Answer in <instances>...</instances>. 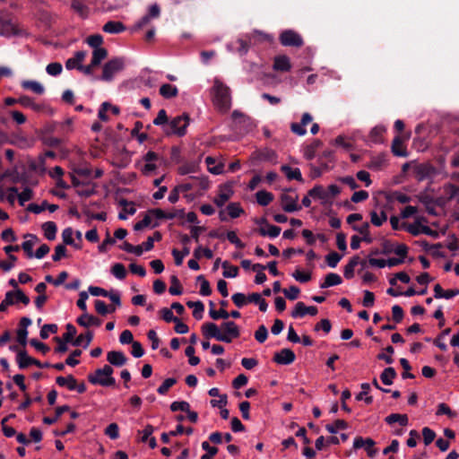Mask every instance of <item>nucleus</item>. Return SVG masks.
<instances>
[{
    "instance_id": "37998d69",
    "label": "nucleus",
    "mask_w": 459,
    "mask_h": 459,
    "mask_svg": "<svg viewBox=\"0 0 459 459\" xmlns=\"http://www.w3.org/2000/svg\"><path fill=\"white\" fill-rule=\"evenodd\" d=\"M149 213H151L152 216H154L158 220H172L178 216V213L176 212H165L161 209H151L149 210Z\"/></svg>"
},
{
    "instance_id": "6e6552de",
    "label": "nucleus",
    "mask_w": 459,
    "mask_h": 459,
    "mask_svg": "<svg viewBox=\"0 0 459 459\" xmlns=\"http://www.w3.org/2000/svg\"><path fill=\"white\" fill-rule=\"evenodd\" d=\"M279 40H280V43L285 47L299 48V47L303 46V44H304V41H303V39L301 38V36L298 32H296L292 30H283L280 34Z\"/></svg>"
},
{
    "instance_id": "dca6fc26",
    "label": "nucleus",
    "mask_w": 459,
    "mask_h": 459,
    "mask_svg": "<svg viewBox=\"0 0 459 459\" xmlns=\"http://www.w3.org/2000/svg\"><path fill=\"white\" fill-rule=\"evenodd\" d=\"M76 323L82 327L88 328L90 326H100L102 324V320L93 315H90L84 312L76 319Z\"/></svg>"
},
{
    "instance_id": "a878e982",
    "label": "nucleus",
    "mask_w": 459,
    "mask_h": 459,
    "mask_svg": "<svg viewBox=\"0 0 459 459\" xmlns=\"http://www.w3.org/2000/svg\"><path fill=\"white\" fill-rule=\"evenodd\" d=\"M352 230L362 235L361 239L364 242H366L368 244L372 243L373 238L369 232V223L368 222H364L361 226L352 225Z\"/></svg>"
},
{
    "instance_id": "412c9836",
    "label": "nucleus",
    "mask_w": 459,
    "mask_h": 459,
    "mask_svg": "<svg viewBox=\"0 0 459 459\" xmlns=\"http://www.w3.org/2000/svg\"><path fill=\"white\" fill-rule=\"evenodd\" d=\"M308 195L312 198H317L322 200L323 204H325L329 201V194L325 190L323 186L316 185L312 189L308 191Z\"/></svg>"
},
{
    "instance_id": "f704fd0d",
    "label": "nucleus",
    "mask_w": 459,
    "mask_h": 459,
    "mask_svg": "<svg viewBox=\"0 0 459 459\" xmlns=\"http://www.w3.org/2000/svg\"><path fill=\"white\" fill-rule=\"evenodd\" d=\"M24 238H30L31 239L30 240H26L24 241L22 244V248L24 250V252L27 254L28 257L29 258H31L33 256V251H32V248H33V246H34V243L35 241H38L39 238L36 235L34 234H26L24 236Z\"/></svg>"
},
{
    "instance_id": "20e7f679",
    "label": "nucleus",
    "mask_w": 459,
    "mask_h": 459,
    "mask_svg": "<svg viewBox=\"0 0 459 459\" xmlns=\"http://www.w3.org/2000/svg\"><path fill=\"white\" fill-rule=\"evenodd\" d=\"M125 67V58L124 57H114L108 60L104 65L102 69L101 80L106 82H110L114 75L122 71Z\"/></svg>"
},
{
    "instance_id": "a211bd4d",
    "label": "nucleus",
    "mask_w": 459,
    "mask_h": 459,
    "mask_svg": "<svg viewBox=\"0 0 459 459\" xmlns=\"http://www.w3.org/2000/svg\"><path fill=\"white\" fill-rule=\"evenodd\" d=\"M16 360L19 366V368L24 369L31 365H38V359L31 358L28 355L25 350H22L18 351L16 356Z\"/></svg>"
},
{
    "instance_id": "aec40b11",
    "label": "nucleus",
    "mask_w": 459,
    "mask_h": 459,
    "mask_svg": "<svg viewBox=\"0 0 459 459\" xmlns=\"http://www.w3.org/2000/svg\"><path fill=\"white\" fill-rule=\"evenodd\" d=\"M391 151L394 156L397 157H407L408 152L406 147L403 145L400 136H395L393 140Z\"/></svg>"
},
{
    "instance_id": "bb28decb",
    "label": "nucleus",
    "mask_w": 459,
    "mask_h": 459,
    "mask_svg": "<svg viewBox=\"0 0 459 459\" xmlns=\"http://www.w3.org/2000/svg\"><path fill=\"white\" fill-rule=\"evenodd\" d=\"M397 373L395 369L392 367L386 368L380 374V379L382 383L385 385H391L394 383V380L396 378Z\"/></svg>"
},
{
    "instance_id": "4d7b16f0",
    "label": "nucleus",
    "mask_w": 459,
    "mask_h": 459,
    "mask_svg": "<svg viewBox=\"0 0 459 459\" xmlns=\"http://www.w3.org/2000/svg\"><path fill=\"white\" fill-rule=\"evenodd\" d=\"M86 43L93 49L100 48L103 43V37L100 34H93L86 39Z\"/></svg>"
},
{
    "instance_id": "ddd939ff",
    "label": "nucleus",
    "mask_w": 459,
    "mask_h": 459,
    "mask_svg": "<svg viewBox=\"0 0 459 459\" xmlns=\"http://www.w3.org/2000/svg\"><path fill=\"white\" fill-rule=\"evenodd\" d=\"M299 195H288L286 193L281 195V207L286 212H293L301 209V206L297 204Z\"/></svg>"
},
{
    "instance_id": "58836bf2",
    "label": "nucleus",
    "mask_w": 459,
    "mask_h": 459,
    "mask_svg": "<svg viewBox=\"0 0 459 459\" xmlns=\"http://www.w3.org/2000/svg\"><path fill=\"white\" fill-rule=\"evenodd\" d=\"M107 56H108V50L106 48H100L93 49L92 58H91L92 65L99 66L101 64V62L105 58H107Z\"/></svg>"
},
{
    "instance_id": "2f4dec72",
    "label": "nucleus",
    "mask_w": 459,
    "mask_h": 459,
    "mask_svg": "<svg viewBox=\"0 0 459 459\" xmlns=\"http://www.w3.org/2000/svg\"><path fill=\"white\" fill-rule=\"evenodd\" d=\"M323 145V143L316 139L312 143L307 145L304 149V156L307 160H311L316 157V150Z\"/></svg>"
},
{
    "instance_id": "f03ea898",
    "label": "nucleus",
    "mask_w": 459,
    "mask_h": 459,
    "mask_svg": "<svg viewBox=\"0 0 459 459\" xmlns=\"http://www.w3.org/2000/svg\"><path fill=\"white\" fill-rule=\"evenodd\" d=\"M220 327L223 332L216 324L207 322L202 325L203 335L206 339L214 338L226 343H230L234 338H238L240 335V330L233 321H225L221 324Z\"/></svg>"
},
{
    "instance_id": "473e14b6",
    "label": "nucleus",
    "mask_w": 459,
    "mask_h": 459,
    "mask_svg": "<svg viewBox=\"0 0 459 459\" xmlns=\"http://www.w3.org/2000/svg\"><path fill=\"white\" fill-rule=\"evenodd\" d=\"M160 94L165 99H171L178 96V89L175 85L164 83L160 88Z\"/></svg>"
},
{
    "instance_id": "1a4fd4ad",
    "label": "nucleus",
    "mask_w": 459,
    "mask_h": 459,
    "mask_svg": "<svg viewBox=\"0 0 459 459\" xmlns=\"http://www.w3.org/2000/svg\"><path fill=\"white\" fill-rule=\"evenodd\" d=\"M375 445L376 442L372 438H364L360 436H357L353 441V449L357 450L359 448H365L367 455L370 458H374L377 454V449L374 447Z\"/></svg>"
},
{
    "instance_id": "4468645a",
    "label": "nucleus",
    "mask_w": 459,
    "mask_h": 459,
    "mask_svg": "<svg viewBox=\"0 0 459 459\" xmlns=\"http://www.w3.org/2000/svg\"><path fill=\"white\" fill-rule=\"evenodd\" d=\"M296 359V355L293 351L288 348L281 350L273 356V360L280 365H290Z\"/></svg>"
},
{
    "instance_id": "393cba45",
    "label": "nucleus",
    "mask_w": 459,
    "mask_h": 459,
    "mask_svg": "<svg viewBox=\"0 0 459 459\" xmlns=\"http://www.w3.org/2000/svg\"><path fill=\"white\" fill-rule=\"evenodd\" d=\"M386 154L380 153L371 159L370 162L368 164V168L374 170H380L386 165Z\"/></svg>"
},
{
    "instance_id": "5fc2aeb1",
    "label": "nucleus",
    "mask_w": 459,
    "mask_h": 459,
    "mask_svg": "<svg viewBox=\"0 0 459 459\" xmlns=\"http://www.w3.org/2000/svg\"><path fill=\"white\" fill-rule=\"evenodd\" d=\"M196 281L201 282L200 294L202 296H210L212 294V289L209 281L204 278V276H197Z\"/></svg>"
},
{
    "instance_id": "b1692460",
    "label": "nucleus",
    "mask_w": 459,
    "mask_h": 459,
    "mask_svg": "<svg viewBox=\"0 0 459 459\" xmlns=\"http://www.w3.org/2000/svg\"><path fill=\"white\" fill-rule=\"evenodd\" d=\"M281 170L285 174V176L287 177V178L289 180L295 179L299 182L303 181V178H302L300 169L298 168L292 169L289 165L285 164L281 167Z\"/></svg>"
},
{
    "instance_id": "4c0bfd02",
    "label": "nucleus",
    "mask_w": 459,
    "mask_h": 459,
    "mask_svg": "<svg viewBox=\"0 0 459 459\" xmlns=\"http://www.w3.org/2000/svg\"><path fill=\"white\" fill-rule=\"evenodd\" d=\"M385 420L389 425L398 422L401 426H406L408 424V416L406 414L392 413Z\"/></svg>"
},
{
    "instance_id": "09e8293b",
    "label": "nucleus",
    "mask_w": 459,
    "mask_h": 459,
    "mask_svg": "<svg viewBox=\"0 0 459 459\" xmlns=\"http://www.w3.org/2000/svg\"><path fill=\"white\" fill-rule=\"evenodd\" d=\"M14 304V291L9 290L5 293L4 299L0 304V312H5L9 306H13Z\"/></svg>"
},
{
    "instance_id": "c03bdc74",
    "label": "nucleus",
    "mask_w": 459,
    "mask_h": 459,
    "mask_svg": "<svg viewBox=\"0 0 459 459\" xmlns=\"http://www.w3.org/2000/svg\"><path fill=\"white\" fill-rule=\"evenodd\" d=\"M73 234H74V230L70 227L66 228L63 230L62 238H63L64 245L65 246V245L74 246L75 248L79 249V248H81V247L74 243V240L73 238Z\"/></svg>"
},
{
    "instance_id": "49530a36",
    "label": "nucleus",
    "mask_w": 459,
    "mask_h": 459,
    "mask_svg": "<svg viewBox=\"0 0 459 459\" xmlns=\"http://www.w3.org/2000/svg\"><path fill=\"white\" fill-rule=\"evenodd\" d=\"M387 220V214L385 211L381 212L380 216L376 211L370 212V221L377 227L382 226V224Z\"/></svg>"
},
{
    "instance_id": "5701e85b",
    "label": "nucleus",
    "mask_w": 459,
    "mask_h": 459,
    "mask_svg": "<svg viewBox=\"0 0 459 459\" xmlns=\"http://www.w3.org/2000/svg\"><path fill=\"white\" fill-rule=\"evenodd\" d=\"M342 282V277L335 273H329L325 275L324 282L320 283L321 289L339 285Z\"/></svg>"
},
{
    "instance_id": "72a5a7b5",
    "label": "nucleus",
    "mask_w": 459,
    "mask_h": 459,
    "mask_svg": "<svg viewBox=\"0 0 459 459\" xmlns=\"http://www.w3.org/2000/svg\"><path fill=\"white\" fill-rule=\"evenodd\" d=\"M22 87L39 95H42L45 92L44 86L37 81H23L22 82Z\"/></svg>"
},
{
    "instance_id": "f257e3e1",
    "label": "nucleus",
    "mask_w": 459,
    "mask_h": 459,
    "mask_svg": "<svg viewBox=\"0 0 459 459\" xmlns=\"http://www.w3.org/2000/svg\"><path fill=\"white\" fill-rule=\"evenodd\" d=\"M189 116L186 113L169 118L167 111L160 109L157 117L153 119L155 126H160L166 136L176 135L183 137L186 134V128L189 126Z\"/></svg>"
},
{
    "instance_id": "c9c22d12",
    "label": "nucleus",
    "mask_w": 459,
    "mask_h": 459,
    "mask_svg": "<svg viewBox=\"0 0 459 459\" xmlns=\"http://www.w3.org/2000/svg\"><path fill=\"white\" fill-rule=\"evenodd\" d=\"M256 202L262 206H267L274 198L273 195L266 190H260L255 194Z\"/></svg>"
},
{
    "instance_id": "ea45409f",
    "label": "nucleus",
    "mask_w": 459,
    "mask_h": 459,
    "mask_svg": "<svg viewBox=\"0 0 459 459\" xmlns=\"http://www.w3.org/2000/svg\"><path fill=\"white\" fill-rule=\"evenodd\" d=\"M224 271L222 273L223 277L225 278H235L238 275V268L235 265H231L230 262L224 261L221 264Z\"/></svg>"
},
{
    "instance_id": "79ce46f5",
    "label": "nucleus",
    "mask_w": 459,
    "mask_h": 459,
    "mask_svg": "<svg viewBox=\"0 0 459 459\" xmlns=\"http://www.w3.org/2000/svg\"><path fill=\"white\" fill-rule=\"evenodd\" d=\"M170 283H171V285H170V287L169 289V292L171 295L178 296V295H181L183 293L182 285H181L178 278L176 275H171L170 276Z\"/></svg>"
},
{
    "instance_id": "f8f14e48",
    "label": "nucleus",
    "mask_w": 459,
    "mask_h": 459,
    "mask_svg": "<svg viewBox=\"0 0 459 459\" xmlns=\"http://www.w3.org/2000/svg\"><path fill=\"white\" fill-rule=\"evenodd\" d=\"M160 15V8L157 4H154L150 6L149 12L147 14L143 16L135 24L134 30H141L146 27L152 19L159 18Z\"/></svg>"
},
{
    "instance_id": "bf43d9fd",
    "label": "nucleus",
    "mask_w": 459,
    "mask_h": 459,
    "mask_svg": "<svg viewBox=\"0 0 459 459\" xmlns=\"http://www.w3.org/2000/svg\"><path fill=\"white\" fill-rule=\"evenodd\" d=\"M112 274L118 280H123L126 276V270L123 264L117 263L111 268Z\"/></svg>"
},
{
    "instance_id": "0eeeda50",
    "label": "nucleus",
    "mask_w": 459,
    "mask_h": 459,
    "mask_svg": "<svg viewBox=\"0 0 459 459\" xmlns=\"http://www.w3.org/2000/svg\"><path fill=\"white\" fill-rule=\"evenodd\" d=\"M276 160L277 154L271 149L255 151L250 156V163L252 166H257L262 161L276 163Z\"/></svg>"
},
{
    "instance_id": "c756f323",
    "label": "nucleus",
    "mask_w": 459,
    "mask_h": 459,
    "mask_svg": "<svg viewBox=\"0 0 459 459\" xmlns=\"http://www.w3.org/2000/svg\"><path fill=\"white\" fill-rule=\"evenodd\" d=\"M69 411H70V406H68V405L58 406L55 410L54 417H44L43 422L47 425H52L58 420V419L60 418V416L63 413L67 412Z\"/></svg>"
},
{
    "instance_id": "39448f33",
    "label": "nucleus",
    "mask_w": 459,
    "mask_h": 459,
    "mask_svg": "<svg viewBox=\"0 0 459 459\" xmlns=\"http://www.w3.org/2000/svg\"><path fill=\"white\" fill-rule=\"evenodd\" d=\"M114 369L109 365H104L103 368L96 369L97 375H105L104 379H97L96 377H87L88 381L92 385H100L101 386H114L116 379L112 377Z\"/></svg>"
},
{
    "instance_id": "c85d7f7f",
    "label": "nucleus",
    "mask_w": 459,
    "mask_h": 459,
    "mask_svg": "<svg viewBox=\"0 0 459 459\" xmlns=\"http://www.w3.org/2000/svg\"><path fill=\"white\" fill-rule=\"evenodd\" d=\"M93 339V333L91 331H87L85 334L81 333L78 335L74 341L73 342L74 346H83V348H87Z\"/></svg>"
},
{
    "instance_id": "9d476101",
    "label": "nucleus",
    "mask_w": 459,
    "mask_h": 459,
    "mask_svg": "<svg viewBox=\"0 0 459 459\" xmlns=\"http://www.w3.org/2000/svg\"><path fill=\"white\" fill-rule=\"evenodd\" d=\"M403 226L405 227V230L413 236H418L420 233L426 234L435 238H438L439 236V233L437 230H432L429 226L421 225L419 222L408 225L403 223Z\"/></svg>"
},
{
    "instance_id": "3c124183",
    "label": "nucleus",
    "mask_w": 459,
    "mask_h": 459,
    "mask_svg": "<svg viewBox=\"0 0 459 459\" xmlns=\"http://www.w3.org/2000/svg\"><path fill=\"white\" fill-rule=\"evenodd\" d=\"M73 171L82 178H91L92 176V169L89 166H76L73 169Z\"/></svg>"
},
{
    "instance_id": "e2e57ef3",
    "label": "nucleus",
    "mask_w": 459,
    "mask_h": 459,
    "mask_svg": "<svg viewBox=\"0 0 459 459\" xmlns=\"http://www.w3.org/2000/svg\"><path fill=\"white\" fill-rule=\"evenodd\" d=\"M444 191L446 195V200L451 201L459 195V186L454 184H448L445 186Z\"/></svg>"
},
{
    "instance_id": "69168bd1",
    "label": "nucleus",
    "mask_w": 459,
    "mask_h": 459,
    "mask_svg": "<svg viewBox=\"0 0 459 459\" xmlns=\"http://www.w3.org/2000/svg\"><path fill=\"white\" fill-rule=\"evenodd\" d=\"M46 71L51 76H57L62 73L63 66L58 62H53L47 65Z\"/></svg>"
},
{
    "instance_id": "7c9ffc66",
    "label": "nucleus",
    "mask_w": 459,
    "mask_h": 459,
    "mask_svg": "<svg viewBox=\"0 0 459 459\" xmlns=\"http://www.w3.org/2000/svg\"><path fill=\"white\" fill-rule=\"evenodd\" d=\"M18 34V29L10 22H5L0 26V36L10 38Z\"/></svg>"
},
{
    "instance_id": "9b49d317",
    "label": "nucleus",
    "mask_w": 459,
    "mask_h": 459,
    "mask_svg": "<svg viewBox=\"0 0 459 459\" xmlns=\"http://www.w3.org/2000/svg\"><path fill=\"white\" fill-rule=\"evenodd\" d=\"M234 191L232 189V185L230 183H225L220 186L219 194L213 199V203L218 207H222L226 202H228L231 196L233 195Z\"/></svg>"
},
{
    "instance_id": "423d86ee",
    "label": "nucleus",
    "mask_w": 459,
    "mask_h": 459,
    "mask_svg": "<svg viewBox=\"0 0 459 459\" xmlns=\"http://www.w3.org/2000/svg\"><path fill=\"white\" fill-rule=\"evenodd\" d=\"M413 172L418 181L433 178L437 174V169L429 162L416 163Z\"/></svg>"
},
{
    "instance_id": "cd10ccee",
    "label": "nucleus",
    "mask_w": 459,
    "mask_h": 459,
    "mask_svg": "<svg viewBox=\"0 0 459 459\" xmlns=\"http://www.w3.org/2000/svg\"><path fill=\"white\" fill-rule=\"evenodd\" d=\"M44 236L48 240H54L56 236L57 227L54 221L44 222L41 226Z\"/></svg>"
},
{
    "instance_id": "e433bc0d",
    "label": "nucleus",
    "mask_w": 459,
    "mask_h": 459,
    "mask_svg": "<svg viewBox=\"0 0 459 459\" xmlns=\"http://www.w3.org/2000/svg\"><path fill=\"white\" fill-rule=\"evenodd\" d=\"M268 230H265L264 227H260L257 231L262 237H270L272 238H274L278 237L281 233V228L275 225L269 224L266 226Z\"/></svg>"
},
{
    "instance_id": "680f3d73",
    "label": "nucleus",
    "mask_w": 459,
    "mask_h": 459,
    "mask_svg": "<svg viewBox=\"0 0 459 459\" xmlns=\"http://www.w3.org/2000/svg\"><path fill=\"white\" fill-rule=\"evenodd\" d=\"M177 383V379L173 377L167 378L163 381V383L158 387L157 392L159 394L164 395L166 394L169 388L172 387Z\"/></svg>"
},
{
    "instance_id": "774afa93",
    "label": "nucleus",
    "mask_w": 459,
    "mask_h": 459,
    "mask_svg": "<svg viewBox=\"0 0 459 459\" xmlns=\"http://www.w3.org/2000/svg\"><path fill=\"white\" fill-rule=\"evenodd\" d=\"M385 132V128L384 126H375L370 132L371 141L376 143H380L381 137Z\"/></svg>"
},
{
    "instance_id": "8fccbe9b",
    "label": "nucleus",
    "mask_w": 459,
    "mask_h": 459,
    "mask_svg": "<svg viewBox=\"0 0 459 459\" xmlns=\"http://www.w3.org/2000/svg\"><path fill=\"white\" fill-rule=\"evenodd\" d=\"M436 415H437V416L446 415L448 418L453 419V418L456 417L457 413L455 411H452L446 403H441L437 405Z\"/></svg>"
},
{
    "instance_id": "6ab92c4d",
    "label": "nucleus",
    "mask_w": 459,
    "mask_h": 459,
    "mask_svg": "<svg viewBox=\"0 0 459 459\" xmlns=\"http://www.w3.org/2000/svg\"><path fill=\"white\" fill-rule=\"evenodd\" d=\"M107 360L115 367H122L126 363L127 358L120 351H111L107 354Z\"/></svg>"
},
{
    "instance_id": "a19ab883",
    "label": "nucleus",
    "mask_w": 459,
    "mask_h": 459,
    "mask_svg": "<svg viewBox=\"0 0 459 459\" xmlns=\"http://www.w3.org/2000/svg\"><path fill=\"white\" fill-rule=\"evenodd\" d=\"M226 210L228 212L229 216L231 219L238 218L241 214L245 212L243 208L240 206L239 203L229 204Z\"/></svg>"
},
{
    "instance_id": "338daca9",
    "label": "nucleus",
    "mask_w": 459,
    "mask_h": 459,
    "mask_svg": "<svg viewBox=\"0 0 459 459\" xmlns=\"http://www.w3.org/2000/svg\"><path fill=\"white\" fill-rule=\"evenodd\" d=\"M33 197V191L30 187H25L23 191L18 193V201L21 206H23L27 201L31 200Z\"/></svg>"
},
{
    "instance_id": "052dcab7",
    "label": "nucleus",
    "mask_w": 459,
    "mask_h": 459,
    "mask_svg": "<svg viewBox=\"0 0 459 459\" xmlns=\"http://www.w3.org/2000/svg\"><path fill=\"white\" fill-rule=\"evenodd\" d=\"M18 103L25 108H31L33 110H40V106L36 104L29 96H22L18 99Z\"/></svg>"
},
{
    "instance_id": "0e129e2a",
    "label": "nucleus",
    "mask_w": 459,
    "mask_h": 459,
    "mask_svg": "<svg viewBox=\"0 0 459 459\" xmlns=\"http://www.w3.org/2000/svg\"><path fill=\"white\" fill-rule=\"evenodd\" d=\"M77 333L75 326L72 324L66 325V332L63 334L62 338L65 342H72L74 341V336Z\"/></svg>"
},
{
    "instance_id": "2eb2a0df",
    "label": "nucleus",
    "mask_w": 459,
    "mask_h": 459,
    "mask_svg": "<svg viewBox=\"0 0 459 459\" xmlns=\"http://www.w3.org/2000/svg\"><path fill=\"white\" fill-rule=\"evenodd\" d=\"M313 120L312 116L306 112L302 115L300 123H291L290 124V130L292 133H294L297 135L303 136L306 134L307 130L305 129V126L311 123Z\"/></svg>"
},
{
    "instance_id": "f3484780",
    "label": "nucleus",
    "mask_w": 459,
    "mask_h": 459,
    "mask_svg": "<svg viewBox=\"0 0 459 459\" xmlns=\"http://www.w3.org/2000/svg\"><path fill=\"white\" fill-rule=\"evenodd\" d=\"M273 68L277 72H289L291 69L290 58L286 55L276 56L273 60Z\"/></svg>"
},
{
    "instance_id": "de8ad7c7",
    "label": "nucleus",
    "mask_w": 459,
    "mask_h": 459,
    "mask_svg": "<svg viewBox=\"0 0 459 459\" xmlns=\"http://www.w3.org/2000/svg\"><path fill=\"white\" fill-rule=\"evenodd\" d=\"M202 448L206 451V454L203 455L200 459H212L219 451L216 446H212L208 441L202 443Z\"/></svg>"
},
{
    "instance_id": "603ef678",
    "label": "nucleus",
    "mask_w": 459,
    "mask_h": 459,
    "mask_svg": "<svg viewBox=\"0 0 459 459\" xmlns=\"http://www.w3.org/2000/svg\"><path fill=\"white\" fill-rule=\"evenodd\" d=\"M307 315V306L304 302L299 301L296 303L290 316L293 318H302Z\"/></svg>"
},
{
    "instance_id": "13d9d810",
    "label": "nucleus",
    "mask_w": 459,
    "mask_h": 459,
    "mask_svg": "<svg viewBox=\"0 0 459 459\" xmlns=\"http://www.w3.org/2000/svg\"><path fill=\"white\" fill-rule=\"evenodd\" d=\"M342 257V255L335 251H332L325 256V261L329 267L335 268L338 263L341 261Z\"/></svg>"
},
{
    "instance_id": "6e6d98bb",
    "label": "nucleus",
    "mask_w": 459,
    "mask_h": 459,
    "mask_svg": "<svg viewBox=\"0 0 459 459\" xmlns=\"http://www.w3.org/2000/svg\"><path fill=\"white\" fill-rule=\"evenodd\" d=\"M72 8L82 17H86L89 12L88 7L80 0L72 1Z\"/></svg>"
},
{
    "instance_id": "864d4df0",
    "label": "nucleus",
    "mask_w": 459,
    "mask_h": 459,
    "mask_svg": "<svg viewBox=\"0 0 459 459\" xmlns=\"http://www.w3.org/2000/svg\"><path fill=\"white\" fill-rule=\"evenodd\" d=\"M58 330L57 325L56 324H47L44 325L39 332V336L41 339L46 340L49 336V333H56Z\"/></svg>"
},
{
    "instance_id": "4be33fe9",
    "label": "nucleus",
    "mask_w": 459,
    "mask_h": 459,
    "mask_svg": "<svg viewBox=\"0 0 459 459\" xmlns=\"http://www.w3.org/2000/svg\"><path fill=\"white\" fill-rule=\"evenodd\" d=\"M104 32L118 34L126 30V26L121 22L109 21L102 28Z\"/></svg>"
},
{
    "instance_id": "7ed1b4c3",
    "label": "nucleus",
    "mask_w": 459,
    "mask_h": 459,
    "mask_svg": "<svg viewBox=\"0 0 459 459\" xmlns=\"http://www.w3.org/2000/svg\"><path fill=\"white\" fill-rule=\"evenodd\" d=\"M212 91V101L214 106L222 113H226L231 107L230 89L221 80L215 79Z\"/></svg>"
},
{
    "instance_id": "a18cd8bd",
    "label": "nucleus",
    "mask_w": 459,
    "mask_h": 459,
    "mask_svg": "<svg viewBox=\"0 0 459 459\" xmlns=\"http://www.w3.org/2000/svg\"><path fill=\"white\" fill-rule=\"evenodd\" d=\"M348 423L343 420H336L333 424H327L325 426L326 430L331 434H336L338 429H346Z\"/></svg>"
}]
</instances>
